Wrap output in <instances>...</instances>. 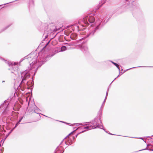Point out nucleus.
Listing matches in <instances>:
<instances>
[{"instance_id":"1","label":"nucleus","mask_w":153,"mask_h":153,"mask_svg":"<svg viewBox=\"0 0 153 153\" xmlns=\"http://www.w3.org/2000/svg\"><path fill=\"white\" fill-rule=\"evenodd\" d=\"M55 54V53H52L47 56L45 54V52L42 50L36 54L35 53L33 54L32 53H30L24 57L23 59H21L19 63L14 62L10 63L4 59H2V60L4 61L5 62L9 65L10 64L12 65L13 71H11V73L13 74L12 76L14 77L19 74V69L18 68V65H19L20 63L25 59H27L29 61H31V60H32L31 63L30 62H29L30 66L32 69L36 68L35 70L36 71L39 67H40L45 62L47 61L48 58H51Z\"/></svg>"},{"instance_id":"2","label":"nucleus","mask_w":153,"mask_h":153,"mask_svg":"<svg viewBox=\"0 0 153 153\" xmlns=\"http://www.w3.org/2000/svg\"><path fill=\"white\" fill-rule=\"evenodd\" d=\"M101 19L99 20L98 22H97L96 24L94 25V24H91V27L90 28V31L89 33H87L82 38L79 39V40H82L83 39L88 37H91L93 36L96 32L97 30L99 29V27L101 25V23L102 21Z\"/></svg>"},{"instance_id":"3","label":"nucleus","mask_w":153,"mask_h":153,"mask_svg":"<svg viewBox=\"0 0 153 153\" xmlns=\"http://www.w3.org/2000/svg\"><path fill=\"white\" fill-rule=\"evenodd\" d=\"M100 123H101L100 117H96L94 120H92L89 123L90 126H92L93 128L92 129L99 128L103 129L105 131H106L105 129L103 128V126L102 125H100Z\"/></svg>"},{"instance_id":"4","label":"nucleus","mask_w":153,"mask_h":153,"mask_svg":"<svg viewBox=\"0 0 153 153\" xmlns=\"http://www.w3.org/2000/svg\"><path fill=\"white\" fill-rule=\"evenodd\" d=\"M95 21V19L94 16L90 14H88L83 18L82 22L85 26L88 25L90 23H94Z\"/></svg>"},{"instance_id":"5","label":"nucleus","mask_w":153,"mask_h":153,"mask_svg":"<svg viewBox=\"0 0 153 153\" xmlns=\"http://www.w3.org/2000/svg\"><path fill=\"white\" fill-rule=\"evenodd\" d=\"M21 78L22 80L19 85H21L22 84L25 83V81H26L30 77V73L29 71L26 70L25 71L21 73Z\"/></svg>"},{"instance_id":"6","label":"nucleus","mask_w":153,"mask_h":153,"mask_svg":"<svg viewBox=\"0 0 153 153\" xmlns=\"http://www.w3.org/2000/svg\"><path fill=\"white\" fill-rule=\"evenodd\" d=\"M85 123V124H78V123L76 124V126L82 125L83 126L78 127V128L76 129L75 130H76V131L77 129H79V128H80V129L82 130L86 129L85 130V131H86L92 129V128L93 127L92 126H90V125L89 123H88V122L86 123Z\"/></svg>"},{"instance_id":"7","label":"nucleus","mask_w":153,"mask_h":153,"mask_svg":"<svg viewBox=\"0 0 153 153\" xmlns=\"http://www.w3.org/2000/svg\"><path fill=\"white\" fill-rule=\"evenodd\" d=\"M9 103L7 100L4 101V102L0 106V109H2L4 110L3 112V114L4 115H6V112L8 111V107Z\"/></svg>"},{"instance_id":"8","label":"nucleus","mask_w":153,"mask_h":153,"mask_svg":"<svg viewBox=\"0 0 153 153\" xmlns=\"http://www.w3.org/2000/svg\"><path fill=\"white\" fill-rule=\"evenodd\" d=\"M76 130H74L64 138L66 142V143H67V145H69L72 144L73 140L74 139V137L73 136H71L70 137H69L68 136L73 132H74Z\"/></svg>"},{"instance_id":"9","label":"nucleus","mask_w":153,"mask_h":153,"mask_svg":"<svg viewBox=\"0 0 153 153\" xmlns=\"http://www.w3.org/2000/svg\"><path fill=\"white\" fill-rule=\"evenodd\" d=\"M80 49L84 53H86L88 51V48L86 45H79Z\"/></svg>"},{"instance_id":"10","label":"nucleus","mask_w":153,"mask_h":153,"mask_svg":"<svg viewBox=\"0 0 153 153\" xmlns=\"http://www.w3.org/2000/svg\"><path fill=\"white\" fill-rule=\"evenodd\" d=\"M32 108H33V110H32V111H30L31 112L33 111V112L35 113H36L38 114H41L39 113V112L40 111V110L36 105H34ZM41 114L43 115L42 114Z\"/></svg>"},{"instance_id":"11","label":"nucleus","mask_w":153,"mask_h":153,"mask_svg":"<svg viewBox=\"0 0 153 153\" xmlns=\"http://www.w3.org/2000/svg\"><path fill=\"white\" fill-rule=\"evenodd\" d=\"M66 142L64 139L61 141L60 144H59V146H61L62 147H60L62 149H63L64 147H65V145H67V143H66Z\"/></svg>"},{"instance_id":"12","label":"nucleus","mask_w":153,"mask_h":153,"mask_svg":"<svg viewBox=\"0 0 153 153\" xmlns=\"http://www.w3.org/2000/svg\"><path fill=\"white\" fill-rule=\"evenodd\" d=\"M77 35L75 33H71L70 36V38L72 40H76L77 39Z\"/></svg>"},{"instance_id":"13","label":"nucleus","mask_w":153,"mask_h":153,"mask_svg":"<svg viewBox=\"0 0 153 153\" xmlns=\"http://www.w3.org/2000/svg\"><path fill=\"white\" fill-rule=\"evenodd\" d=\"M60 147H62V146H58L57 147L54 153H61L62 150L63 149H62Z\"/></svg>"},{"instance_id":"14","label":"nucleus","mask_w":153,"mask_h":153,"mask_svg":"<svg viewBox=\"0 0 153 153\" xmlns=\"http://www.w3.org/2000/svg\"><path fill=\"white\" fill-rule=\"evenodd\" d=\"M42 28H44V33H45L46 30H47L48 29V24L46 23H43L42 24Z\"/></svg>"},{"instance_id":"15","label":"nucleus","mask_w":153,"mask_h":153,"mask_svg":"<svg viewBox=\"0 0 153 153\" xmlns=\"http://www.w3.org/2000/svg\"><path fill=\"white\" fill-rule=\"evenodd\" d=\"M108 90H107V92H106V96H105V99L104 100V101H103L102 104V105L100 108V110L101 109H102V108H103L104 106V104H105V101L106 100V98H107V96H108Z\"/></svg>"},{"instance_id":"16","label":"nucleus","mask_w":153,"mask_h":153,"mask_svg":"<svg viewBox=\"0 0 153 153\" xmlns=\"http://www.w3.org/2000/svg\"><path fill=\"white\" fill-rule=\"evenodd\" d=\"M109 61L110 62H111L112 63H113L114 65L119 70V74H120V67H119V65L117 63L114 62H113L112 61L110 60Z\"/></svg>"},{"instance_id":"17","label":"nucleus","mask_w":153,"mask_h":153,"mask_svg":"<svg viewBox=\"0 0 153 153\" xmlns=\"http://www.w3.org/2000/svg\"><path fill=\"white\" fill-rule=\"evenodd\" d=\"M11 25H9L7 26H6L5 27L3 28L2 29L0 30V33H1L5 30H7L8 28H9Z\"/></svg>"},{"instance_id":"18","label":"nucleus","mask_w":153,"mask_h":153,"mask_svg":"<svg viewBox=\"0 0 153 153\" xmlns=\"http://www.w3.org/2000/svg\"><path fill=\"white\" fill-rule=\"evenodd\" d=\"M145 66H138V67H133L132 68H129L127 70H124V71H123V72L122 73V72H120V74L121 73V74L120 75H122V74H123V73H124L126 71H127L128 70H130V69H131L132 68H137V67H145ZM147 67H150V68H152L153 67V66H146Z\"/></svg>"},{"instance_id":"19","label":"nucleus","mask_w":153,"mask_h":153,"mask_svg":"<svg viewBox=\"0 0 153 153\" xmlns=\"http://www.w3.org/2000/svg\"><path fill=\"white\" fill-rule=\"evenodd\" d=\"M106 0H102L101 2L99 3L100 7L103 4H104L106 2Z\"/></svg>"},{"instance_id":"20","label":"nucleus","mask_w":153,"mask_h":153,"mask_svg":"<svg viewBox=\"0 0 153 153\" xmlns=\"http://www.w3.org/2000/svg\"><path fill=\"white\" fill-rule=\"evenodd\" d=\"M23 117H21L20 119L19 120L18 122L16 123L15 126V128H16L18 126V125H19V123L21 122V120H22V119H23Z\"/></svg>"},{"instance_id":"21","label":"nucleus","mask_w":153,"mask_h":153,"mask_svg":"<svg viewBox=\"0 0 153 153\" xmlns=\"http://www.w3.org/2000/svg\"><path fill=\"white\" fill-rule=\"evenodd\" d=\"M67 49V47L65 46H63L61 48V51H65Z\"/></svg>"},{"instance_id":"22","label":"nucleus","mask_w":153,"mask_h":153,"mask_svg":"<svg viewBox=\"0 0 153 153\" xmlns=\"http://www.w3.org/2000/svg\"><path fill=\"white\" fill-rule=\"evenodd\" d=\"M31 85H29V82H26V84H27V86H28L31 87V86H33V81H32L31 82Z\"/></svg>"},{"instance_id":"23","label":"nucleus","mask_w":153,"mask_h":153,"mask_svg":"<svg viewBox=\"0 0 153 153\" xmlns=\"http://www.w3.org/2000/svg\"><path fill=\"white\" fill-rule=\"evenodd\" d=\"M65 45H68L70 46H73L74 45V43H65Z\"/></svg>"},{"instance_id":"24","label":"nucleus","mask_w":153,"mask_h":153,"mask_svg":"<svg viewBox=\"0 0 153 153\" xmlns=\"http://www.w3.org/2000/svg\"><path fill=\"white\" fill-rule=\"evenodd\" d=\"M50 31L51 33H53L54 32H55L56 31V30L55 28L53 29H50Z\"/></svg>"},{"instance_id":"25","label":"nucleus","mask_w":153,"mask_h":153,"mask_svg":"<svg viewBox=\"0 0 153 153\" xmlns=\"http://www.w3.org/2000/svg\"><path fill=\"white\" fill-rule=\"evenodd\" d=\"M74 28H76V30H82L81 29H80L79 27V26H75V27H74Z\"/></svg>"},{"instance_id":"26","label":"nucleus","mask_w":153,"mask_h":153,"mask_svg":"<svg viewBox=\"0 0 153 153\" xmlns=\"http://www.w3.org/2000/svg\"><path fill=\"white\" fill-rule=\"evenodd\" d=\"M152 150V149H148L146 147V149H142V150H139V151H137V152H138V151H142V150Z\"/></svg>"},{"instance_id":"27","label":"nucleus","mask_w":153,"mask_h":153,"mask_svg":"<svg viewBox=\"0 0 153 153\" xmlns=\"http://www.w3.org/2000/svg\"><path fill=\"white\" fill-rule=\"evenodd\" d=\"M85 131V130H83V131H82L80 132V133H79L78 134H77L76 136V137H77V136L78 135V134H80V133H82L83 132H84Z\"/></svg>"},{"instance_id":"28","label":"nucleus","mask_w":153,"mask_h":153,"mask_svg":"<svg viewBox=\"0 0 153 153\" xmlns=\"http://www.w3.org/2000/svg\"><path fill=\"white\" fill-rule=\"evenodd\" d=\"M30 4H32L33 6L34 5V2L33 1H32L30 2Z\"/></svg>"},{"instance_id":"29","label":"nucleus","mask_w":153,"mask_h":153,"mask_svg":"<svg viewBox=\"0 0 153 153\" xmlns=\"http://www.w3.org/2000/svg\"><path fill=\"white\" fill-rule=\"evenodd\" d=\"M15 128V127L10 131V132L9 133V134H10V133L12 131H13L15 128Z\"/></svg>"},{"instance_id":"30","label":"nucleus","mask_w":153,"mask_h":153,"mask_svg":"<svg viewBox=\"0 0 153 153\" xmlns=\"http://www.w3.org/2000/svg\"><path fill=\"white\" fill-rule=\"evenodd\" d=\"M15 128V127L10 131V132L9 133V134H10V133L12 131H13L15 128Z\"/></svg>"},{"instance_id":"31","label":"nucleus","mask_w":153,"mask_h":153,"mask_svg":"<svg viewBox=\"0 0 153 153\" xmlns=\"http://www.w3.org/2000/svg\"><path fill=\"white\" fill-rule=\"evenodd\" d=\"M15 128V127L10 131V132L9 133V134H10V133L12 131H13L15 128Z\"/></svg>"},{"instance_id":"32","label":"nucleus","mask_w":153,"mask_h":153,"mask_svg":"<svg viewBox=\"0 0 153 153\" xmlns=\"http://www.w3.org/2000/svg\"><path fill=\"white\" fill-rule=\"evenodd\" d=\"M15 128V127L10 131V132L9 133V134H10V133L12 131H13L15 128Z\"/></svg>"},{"instance_id":"33","label":"nucleus","mask_w":153,"mask_h":153,"mask_svg":"<svg viewBox=\"0 0 153 153\" xmlns=\"http://www.w3.org/2000/svg\"><path fill=\"white\" fill-rule=\"evenodd\" d=\"M120 75V74H119L117 77H116L115 78V79L112 82H111V83H112L113 82V81L115 79H116V78H117Z\"/></svg>"},{"instance_id":"34","label":"nucleus","mask_w":153,"mask_h":153,"mask_svg":"<svg viewBox=\"0 0 153 153\" xmlns=\"http://www.w3.org/2000/svg\"><path fill=\"white\" fill-rule=\"evenodd\" d=\"M151 146V145L150 144H147V146Z\"/></svg>"},{"instance_id":"35","label":"nucleus","mask_w":153,"mask_h":153,"mask_svg":"<svg viewBox=\"0 0 153 153\" xmlns=\"http://www.w3.org/2000/svg\"><path fill=\"white\" fill-rule=\"evenodd\" d=\"M152 136H153V135L152 136H149L148 137L151 138V137H152Z\"/></svg>"},{"instance_id":"36","label":"nucleus","mask_w":153,"mask_h":153,"mask_svg":"<svg viewBox=\"0 0 153 153\" xmlns=\"http://www.w3.org/2000/svg\"><path fill=\"white\" fill-rule=\"evenodd\" d=\"M134 138H141V139H142V140H143V141L145 142L144 140L142 138H136V137H134Z\"/></svg>"},{"instance_id":"37","label":"nucleus","mask_w":153,"mask_h":153,"mask_svg":"<svg viewBox=\"0 0 153 153\" xmlns=\"http://www.w3.org/2000/svg\"><path fill=\"white\" fill-rule=\"evenodd\" d=\"M60 122H62V123H65V122H63V121H60Z\"/></svg>"},{"instance_id":"38","label":"nucleus","mask_w":153,"mask_h":153,"mask_svg":"<svg viewBox=\"0 0 153 153\" xmlns=\"http://www.w3.org/2000/svg\"><path fill=\"white\" fill-rule=\"evenodd\" d=\"M67 47L68 49H69L70 48H68V46H67Z\"/></svg>"},{"instance_id":"39","label":"nucleus","mask_w":153,"mask_h":153,"mask_svg":"<svg viewBox=\"0 0 153 153\" xmlns=\"http://www.w3.org/2000/svg\"><path fill=\"white\" fill-rule=\"evenodd\" d=\"M109 134H111V135H112L113 134H111V133H109Z\"/></svg>"},{"instance_id":"40","label":"nucleus","mask_w":153,"mask_h":153,"mask_svg":"<svg viewBox=\"0 0 153 153\" xmlns=\"http://www.w3.org/2000/svg\"><path fill=\"white\" fill-rule=\"evenodd\" d=\"M82 27H84V26H85L84 25H82Z\"/></svg>"},{"instance_id":"41","label":"nucleus","mask_w":153,"mask_h":153,"mask_svg":"<svg viewBox=\"0 0 153 153\" xmlns=\"http://www.w3.org/2000/svg\"><path fill=\"white\" fill-rule=\"evenodd\" d=\"M15 1H12V2H10V3H12V2H14Z\"/></svg>"},{"instance_id":"42","label":"nucleus","mask_w":153,"mask_h":153,"mask_svg":"<svg viewBox=\"0 0 153 153\" xmlns=\"http://www.w3.org/2000/svg\"><path fill=\"white\" fill-rule=\"evenodd\" d=\"M48 36V35H47L46 36H45L46 38V37Z\"/></svg>"},{"instance_id":"43","label":"nucleus","mask_w":153,"mask_h":153,"mask_svg":"<svg viewBox=\"0 0 153 153\" xmlns=\"http://www.w3.org/2000/svg\"><path fill=\"white\" fill-rule=\"evenodd\" d=\"M7 4V3L5 4H4V5H5V4Z\"/></svg>"},{"instance_id":"44","label":"nucleus","mask_w":153,"mask_h":153,"mask_svg":"<svg viewBox=\"0 0 153 153\" xmlns=\"http://www.w3.org/2000/svg\"><path fill=\"white\" fill-rule=\"evenodd\" d=\"M48 43L45 46V47H44V48L45 47H46V46L47 45H48Z\"/></svg>"},{"instance_id":"45","label":"nucleus","mask_w":153,"mask_h":153,"mask_svg":"<svg viewBox=\"0 0 153 153\" xmlns=\"http://www.w3.org/2000/svg\"><path fill=\"white\" fill-rule=\"evenodd\" d=\"M64 150H63V152H62V153H63V152H64Z\"/></svg>"},{"instance_id":"46","label":"nucleus","mask_w":153,"mask_h":153,"mask_svg":"<svg viewBox=\"0 0 153 153\" xmlns=\"http://www.w3.org/2000/svg\"><path fill=\"white\" fill-rule=\"evenodd\" d=\"M44 115V116H46V117H47V116H45V115Z\"/></svg>"},{"instance_id":"47","label":"nucleus","mask_w":153,"mask_h":153,"mask_svg":"<svg viewBox=\"0 0 153 153\" xmlns=\"http://www.w3.org/2000/svg\"><path fill=\"white\" fill-rule=\"evenodd\" d=\"M1 5H0V6H1Z\"/></svg>"}]
</instances>
